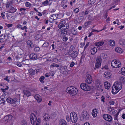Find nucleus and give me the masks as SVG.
Listing matches in <instances>:
<instances>
[{
    "instance_id": "nucleus-1",
    "label": "nucleus",
    "mask_w": 125,
    "mask_h": 125,
    "mask_svg": "<svg viewBox=\"0 0 125 125\" xmlns=\"http://www.w3.org/2000/svg\"><path fill=\"white\" fill-rule=\"evenodd\" d=\"M66 91L72 96L75 95L77 94L78 91L77 90L75 87L72 86L68 87Z\"/></svg>"
},
{
    "instance_id": "nucleus-2",
    "label": "nucleus",
    "mask_w": 125,
    "mask_h": 125,
    "mask_svg": "<svg viewBox=\"0 0 125 125\" xmlns=\"http://www.w3.org/2000/svg\"><path fill=\"white\" fill-rule=\"evenodd\" d=\"M102 62V60L100 57H97L95 61L94 70H96L98 69L101 66Z\"/></svg>"
},
{
    "instance_id": "nucleus-3",
    "label": "nucleus",
    "mask_w": 125,
    "mask_h": 125,
    "mask_svg": "<svg viewBox=\"0 0 125 125\" xmlns=\"http://www.w3.org/2000/svg\"><path fill=\"white\" fill-rule=\"evenodd\" d=\"M70 117L71 120L73 123H76L78 120L77 114L74 112H72L70 114Z\"/></svg>"
},
{
    "instance_id": "nucleus-4",
    "label": "nucleus",
    "mask_w": 125,
    "mask_h": 125,
    "mask_svg": "<svg viewBox=\"0 0 125 125\" xmlns=\"http://www.w3.org/2000/svg\"><path fill=\"white\" fill-rule=\"evenodd\" d=\"M68 54L69 56L71 57L72 59L74 60L77 56L78 52L76 51H72L71 52H69Z\"/></svg>"
},
{
    "instance_id": "nucleus-5",
    "label": "nucleus",
    "mask_w": 125,
    "mask_h": 125,
    "mask_svg": "<svg viewBox=\"0 0 125 125\" xmlns=\"http://www.w3.org/2000/svg\"><path fill=\"white\" fill-rule=\"evenodd\" d=\"M82 114L83 118L82 119L83 120L85 121L89 120L90 116L87 111H83L82 112Z\"/></svg>"
},
{
    "instance_id": "nucleus-6",
    "label": "nucleus",
    "mask_w": 125,
    "mask_h": 125,
    "mask_svg": "<svg viewBox=\"0 0 125 125\" xmlns=\"http://www.w3.org/2000/svg\"><path fill=\"white\" fill-rule=\"evenodd\" d=\"M80 86L81 89L86 91H89L91 89L90 87L85 83H82L81 84Z\"/></svg>"
},
{
    "instance_id": "nucleus-7",
    "label": "nucleus",
    "mask_w": 125,
    "mask_h": 125,
    "mask_svg": "<svg viewBox=\"0 0 125 125\" xmlns=\"http://www.w3.org/2000/svg\"><path fill=\"white\" fill-rule=\"evenodd\" d=\"M112 66L113 68H118L120 66L121 63L120 62H117L116 60H114L112 61L111 63Z\"/></svg>"
},
{
    "instance_id": "nucleus-8",
    "label": "nucleus",
    "mask_w": 125,
    "mask_h": 125,
    "mask_svg": "<svg viewBox=\"0 0 125 125\" xmlns=\"http://www.w3.org/2000/svg\"><path fill=\"white\" fill-rule=\"evenodd\" d=\"M30 118L31 123L34 125L37 121V117L33 113H31L30 115Z\"/></svg>"
},
{
    "instance_id": "nucleus-9",
    "label": "nucleus",
    "mask_w": 125,
    "mask_h": 125,
    "mask_svg": "<svg viewBox=\"0 0 125 125\" xmlns=\"http://www.w3.org/2000/svg\"><path fill=\"white\" fill-rule=\"evenodd\" d=\"M58 27L60 29L63 27L64 28V29H67L69 28V24L68 23L65 24L64 21H62L58 25Z\"/></svg>"
},
{
    "instance_id": "nucleus-10",
    "label": "nucleus",
    "mask_w": 125,
    "mask_h": 125,
    "mask_svg": "<svg viewBox=\"0 0 125 125\" xmlns=\"http://www.w3.org/2000/svg\"><path fill=\"white\" fill-rule=\"evenodd\" d=\"M103 117L105 120L109 122H111L112 120V117L109 115L104 114L103 115Z\"/></svg>"
},
{
    "instance_id": "nucleus-11",
    "label": "nucleus",
    "mask_w": 125,
    "mask_h": 125,
    "mask_svg": "<svg viewBox=\"0 0 125 125\" xmlns=\"http://www.w3.org/2000/svg\"><path fill=\"white\" fill-rule=\"evenodd\" d=\"M92 77L90 74H88L86 76L85 82L87 83L90 84L92 82Z\"/></svg>"
},
{
    "instance_id": "nucleus-12",
    "label": "nucleus",
    "mask_w": 125,
    "mask_h": 125,
    "mask_svg": "<svg viewBox=\"0 0 125 125\" xmlns=\"http://www.w3.org/2000/svg\"><path fill=\"white\" fill-rule=\"evenodd\" d=\"M95 84L98 89H100L102 88V84L101 83L100 81L98 80L96 81Z\"/></svg>"
},
{
    "instance_id": "nucleus-13",
    "label": "nucleus",
    "mask_w": 125,
    "mask_h": 125,
    "mask_svg": "<svg viewBox=\"0 0 125 125\" xmlns=\"http://www.w3.org/2000/svg\"><path fill=\"white\" fill-rule=\"evenodd\" d=\"M16 10L17 9H16L15 8L11 6L7 12L11 13H13L16 12Z\"/></svg>"
},
{
    "instance_id": "nucleus-14",
    "label": "nucleus",
    "mask_w": 125,
    "mask_h": 125,
    "mask_svg": "<svg viewBox=\"0 0 125 125\" xmlns=\"http://www.w3.org/2000/svg\"><path fill=\"white\" fill-rule=\"evenodd\" d=\"M13 116L11 115H6L4 118V119H5V121L6 122H7L12 119V117Z\"/></svg>"
},
{
    "instance_id": "nucleus-15",
    "label": "nucleus",
    "mask_w": 125,
    "mask_h": 125,
    "mask_svg": "<svg viewBox=\"0 0 125 125\" xmlns=\"http://www.w3.org/2000/svg\"><path fill=\"white\" fill-rule=\"evenodd\" d=\"M118 89H117V88H116L115 86L114 87L113 86L112 91V94H116L119 91L120 89L119 88Z\"/></svg>"
},
{
    "instance_id": "nucleus-16",
    "label": "nucleus",
    "mask_w": 125,
    "mask_h": 125,
    "mask_svg": "<svg viewBox=\"0 0 125 125\" xmlns=\"http://www.w3.org/2000/svg\"><path fill=\"white\" fill-rule=\"evenodd\" d=\"M30 58L32 60H35L37 58V56L36 54L34 53H32L30 54L29 55Z\"/></svg>"
},
{
    "instance_id": "nucleus-17",
    "label": "nucleus",
    "mask_w": 125,
    "mask_h": 125,
    "mask_svg": "<svg viewBox=\"0 0 125 125\" xmlns=\"http://www.w3.org/2000/svg\"><path fill=\"white\" fill-rule=\"evenodd\" d=\"M104 76L105 78L107 79H109L111 77V74L109 72H105L104 73Z\"/></svg>"
},
{
    "instance_id": "nucleus-18",
    "label": "nucleus",
    "mask_w": 125,
    "mask_h": 125,
    "mask_svg": "<svg viewBox=\"0 0 125 125\" xmlns=\"http://www.w3.org/2000/svg\"><path fill=\"white\" fill-rule=\"evenodd\" d=\"M60 125H68L66 122L63 119H60L59 121Z\"/></svg>"
},
{
    "instance_id": "nucleus-19",
    "label": "nucleus",
    "mask_w": 125,
    "mask_h": 125,
    "mask_svg": "<svg viewBox=\"0 0 125 125\" xmlns=\"http://www.w3.org/2000/svg\"><path fill=\"white\" fill-rule=\"evenodd\" d=\"M66 29L62 28L61 31V35H62L63 36L66 35L67 33V31L66 30Z\"/></svg>"
},
{
    "instance_id": "nucleus-20",
    "label": "nucleus",
    "mask_w": 125,
    "mask_h": 125,
    "mask_svg": "<svg viewBox=\"0 0 125 125\" xmlns=\"http://www.w3.org/2000/svg\"><path fill=\"white\" fill-rule=\"evenodd\" d=\"M23 93L24 95L28 97L30 96L31 95L30 92L28 90H24L23 91Z\"/></svg>"
},
{
    "instance_id": "nucleus-21",
    "label": "nucleus",
    "mask_w": 125,
    "mask_h": 125,
    "mask_svg": "<svg viewBox=\"0 0 125 125\" xmlns=\"http://www.w3.org/2000/svg\"><path fill=\"white\" fill-rule=\"evenodd\" d=\"M108 43L109 45L111 46H113L115 45V41L113 40H109Z\"/></svg>"
},
{
    "instance_id": "nucleus-22",
    "label": "nucleus",
    "mask_w": 125,
    "mask_h": 125,
    "mask_svg": "<svg viewBox=\"0 0 125 125\" xmlns=\"http://www.w3.org/2000/svg\"><path fill=\"white\" fill-rule=\"evenodd\" d=\"M119 81L120 83H121L124 84L125 83V78L123 76H121L119 78Z\"/></svg>"
},
{
    "instance_id": "nucleus-23",
    "label": "nucleus",
    "mask_w": 125,
    "mask_h": 125,
    "mask_svg": "<svg viewBox=\"0 0 125 125\" xmlns=\"http://www.w3.org/2000/svg\"><path fill=\"white\" fill-rule=\"evenodd\" d=\"M51 15V16L52 18L50 17V18L51 19H52L53 21L56 20L58 18V15L56 14H53Z\"/></svg>"
},
{
    "instance_id": "nucleus-24",
    "label": "nucleus",
    "mask_w": 125,
    "mask_h": 125,
    "mask_svg": "<svg viewBox=\"0 0 125 125\" xmlns=\"http://www.w3.org/2000/svg\"><path fill=\"white\" fill-rule=\"evenodd\" d=\"M89 12V11L87 10H85V11H82L80 13L79 15L83 16H85Z\"/></svg>"
},
{
    "instance_id": "nucleus-25",
    "label": "nucleus",
    "mask_w": 125,
    "mask_h": 125,
    "mask_svg": "<svg viewBox=\"0 0 125 125\" xmlns=\"http://www.w3.org/2000/svg\"><path fill=\"white\" fill-rule=\"evenodd\" d=\"M97 111L96 109H94L93 110L92 114L93 116L95 117L96 116L97 114Z\"/></svg>"
},
{
    "instance_id": "nucleus-26",
    "label": "nucleus",
    "mask_w": 125,
    "mask_h": 125,
    "mask_svg": "<svg viewBox=\"0 0 125 125\" xmlns=\"http://www.w3.org/2000/svg\"><path fill=\"white\" fill-rule=\"evenodd\" d=\"M49 43L46 42H45L42 46V47L43 48H47L48 47Z\"/></svg>"
},
{
    "instance_id": "nucleus-27",
    "label": "nucleus",
    "mask_w": 125,
    "mask_h": 125,
    "mask_svg": "<svg viewBox=\"0 0 125 125\" xmlns=\"http://www.w3.org/2000/svg\"><path fill=\"white\" fill-rule=\"evenodd\" d=\"M91 23V22L90 21H88L84 23L83 27V28H85L87 27L88 25H90Z\"/></svg>"
},
{
    "instance_id": "nucleus-28",
    "label": "nucleus",
    "mask_w": 125,
    "mask_h": 125,
    "mask_svg": "<svg viewBox=\"0 0 125 125\" xmlns=\"http://www.w3.org/2000/svg\"><path fill=\"white\" fill-rule=\"evenodd\" d=\"M35 97L38 102H40L41 101V97L39 95H36L35 96Z\"/></svg>"
},
{
    "instance_id": "nucleus-29",
    "label": "nucleus",
    "mask_w": 125,
    "mask_h": 125,
    "mask_svg": "<svg viewBox=\"0 0 125 125\" xmlns=\"http://www.w3.org/2000/svg\"><path fill=\"white\" fill-rule=\"evenodd\" d=\"M115 51L117 52L121 53L123 51L122 49L119 47H117L115 49Z\"/></svg>"
},
{
    "instance_id": "nucleus-30",
    "label": "nucleus",
    "mask_w": 125,
    "mask_h": 125,
    "mask_svg": "<svg viewBox=\"0 0 125 125\" xmlns=\"http://www.w3.org/2000/svg\"><path fill=\"white\" fill-rule=\"evenodd\" d=\"M104 83V86L105 88L107 89H109L110 86V84L109 83L108 84V82H105Z\"/></svg>"
},
{
    "instance_id": "nucleus-31",
    "label": "nucleus",
    "mask_w": 125,
    "mask_h": 125,
    "mask_svg": "<svg viewBox=\"0 0 125 125\" xmlns=\"http://www.w3.org/2000/svg\"><path fill=\"white\" fill-rule=\"evenodd\" d=\"M27 43L29 46L30 47H32L33 43L30 40H28L27 41Z\"/></svg>"
},
{
    "instance_id": "nucleus-32",
    "label": "nucleus",
    "mask_w": 125,
    "mask_h": 125,
    "mask_svg": "<svg viewBox=\"0 0 125 125\" xmlns=\"http://www.w3.org/2000/svg\"><path fill=\"white\" fill-rule=\"evenodd\" d=\"M104 43V42H95V45L99 46H102Z\"/></svg>"
},
{
    "instance_id": "nucleus-33",
    "label": "nucleus",
    "mask_w": 125,
    "mask_h": 125,
    "mask_svg": "<svg viewBox=\"0 0 125 125\" xmlns=\"http://www.w3.org/2000/svg\"><path fill=\"white\" fill-rule=\"evenodd\" d=\"M29 73L31 74L35 75V70H33L31 69H30L28 70Z\"/></svg>"
},
{
    "instance_id": "nucleus-34",
    "label": "nucleus",
    "mask_w": 125,
    "mask_h": 125,
    "mask_svg": "<svg viewBox=\"0 0 125 125\" xmlns=\"http://www.w3.org/2000/svg\"><path fill=\"white\" fill-rule=\"evenodd\" d=\"M107 56V55L106 54L104 53H102L101 54L100 56L99 57H100L101 59V58H102L105 60L106 59Z\"/></svg>"
},
{
    "instance_id": "nucleus-35",
    "label": "nucleus",
    "mask_w": 125,
    "mask_h": 125,
    "mask_svg": "<svg viewBox=\"0 0 125 125\" xmlns=\"http://www.w3.org/2000/svg\"><path fill=\"white\" fill-rule=\"evenodd\" d=\"M17 100L16 98L12 99L10 98V103L11 104H14L16 102Z\"/></svg>"
},
{
    "instance_id": "nucleus-36",
    "label": "nucleus",
    "mask_w": 125,
    "mask_h": 125,
    "mask_svg": "<svg viewBox=\"0 0 125 125\" xmlns=\"http://www.w3.org/2000/svg\"><path fill=\"white\" fill-rule=\"evenodd\" d=\"M119 42L121 45H123L125 44V40L123 39L119 40Z\"/></svg>"
},
{
    "instance_id": "nucleus-37",
    "label": "nucleus",
    "mask_w": 125,
    "mask_h": 125,
    "mask_svg": "<svg viewBox=\"0 0 125 125\" xmlns=\"http://www.w3.org/2000/svg\"><path fill=\"white\" fill-rule=\"evenodd\" d=\"M20 11L21 12V13L22 14H24V12L26 10V9L24 8H21L19 9Z\"/></svg>"
},
{
    "instance_id": "nucleus-38",
    "label": "nucleus",
    "mask_w": 125,
    "mask_h": 125,
    "mask_svg": "<svg viewBox=\"0 0 125 125\" xmlns=\"http://www.w3.org/2000/svg\"><path fill=\"white\" fill-rule=\"evenodd\" d=\"M4 95H2V98L1 100V103H3V104H4V103L5 102V100H6V98L4 96Z\"/></svg>"
},
{
    "instance_id": "nucleus-39",
    "label": "nucleus",
    "mask_w": 125,
    "mask_h": 125,
    "mask_svg": "<svg viewBox=\"0 0 125 125\" xmlns=\"http://www.w3.org/2000/svg\"><path fill=\"white\" fill-rule=\"evenodd\" d=\"M50 1V0L49 1L48 0H46L44 2H42V5L44 6L47 5L48 4V3Z\"/></svg>"
},
{
    "instance_id": "nucleus-40",
    "label": "nucleus",
    "mask_w": 125,
    "mask_h": 125,
    "mask_svg": "<svg viewBox=\"0 0 125 125\" xmlns=\"http://www.w3.org/2000/svg\"><path fill=\"white\" fill-rule=\"evenodd\" d=\"M45 78V77L43 76H41L39 79L40 81L42 83H43L44 82L43 80Z\"/></svg>"
},
{
    "instance_id": "nucleus-41",
    "label": "nucleus",
    "mask_w": 125,
    "mask_h": 125,
    "mask_svg": "<svg viewBox=\"0 0 125 125\" xmlns=\"http://www.w3.org/2000/svg\"><path fill=\"white\" fill-rule=\"evenodd\" d=\"M83 18L84 17L83 16L80 15V16L78 18V20H79V21L80 22L83 20Z\"/></svg>"
},
{
    "instance_id": "nucleus-42",
    "label": "nucleus",
    "mask_w": 125,
    "mask_h": 125,
    "mask_svg": "<svg viewBox=\"0 0 125 125\" xmlns=\"http://www.w3.org/2000/svg\"><path fill=\"white\" fill-rule=\"evenodd\" d=\"M40 50V49L39 47H36L34 48V50L35 51V52H39Z\"/></svg>"
},
{
    "instance_id": "nucleus-43",
    "label": "nucleus",
    "mask_w": 125,
    "mask_h": 125,
    "mask_svg": "<svg viewBox=\"0 0 125 125\" xmlns=\"http://www.w3.org/2000/svg\"><path fill=\"white\" fill-rule=\"evenodd\" d=\"M121 73L122 74L125 75L124 73L125 72V68H123L121 69Z\"/></svg>"
},
{
    "instance_id": "nucleus-44",
    "label": "nucleus",
    "mask_w": 125,
    "mask_h": 125,
    "mask_svg": "<svg viewBox=\"0 0 125 125\" xmlns=\"http://www.w3.org/2000/svg\"><path fill=\"white\" fill-rule=\"evenodd\" d=\"M115 86L116 88H117V89H119L118 88H119V90H121L122 88V86L121 85H119V84H117V85L116 86Z\"/></svg>"
},
{
    "instance_id": "nucleus-45",
    "label": "nucleus",
    "mask_w": 125,
    "mask_h": 125,
    "mask_svg": "<svg viewBox=\"0 0 125 125\" xmlns=\"http://www.w3.org/2000/svg\"><path fill=\"white\" fill-rule=\"evenodd\" d=\"M71 33L73 35H76L77 34V32L75 30H72L71 31Z\"/></svg>"
},
{
    "instance_id": "nucleus-46",
    "label": "nucleus",
    "mask_w": 125,
    "mask_h": 125,
    "mask_svg": "<svg viewBox=\"0 0 125 125\" xmlns=\"http://www.w3.org/2000/svg\"><path fill=\"white\" fill-rule=\"evenodd\" d=\"M97 51V49L96 47H94L92 49V51L94 52V54H95Z\"/></svg>"
},
{
    "instance_id": "nucleus-47",
    "label": "nucleus",
    "mask_w": 125,
    "mask_h": 125,
    "mask_svg": "<svg viewBox=\"0 0 125 125\" xmlns=\"http://www.w3.org/2000/svg\"><path fill=\"white\" fill-rule=\"evenodd\" d=\"M62 39L64 42H65L68 40V38L64 35Z\"/></svg>"
},
{
    "instance_id": "nucleus-48",
    "label": "nucleus",
    "mask_w": 125,
    "mask_h": 125,
    "mask_svg": "<svg viewBox=\"0 0 125 125\" xmlns=\"http://www.w3.org/2000/svg\"><path fill=\"white\" fill-rule=\"evenodd\" d=\"M48 75L49 76H53L54 75V72H50L49 73H48Z\"/></svg>"
},
{
    "instance_id": "nucleus-49",
    "label": "nucleus",
    "mask_w": 125,
    "mask_h": 125,
    "mask_svg": "<svg viewBox=\"0 0 125 125\" xmlns=\"http://www.w3.org/2000/svg\"><path fill=\"white\" fill-rule=\"evenodd\" d=\"M66 118L67 121L69 122L70 121H71L70 119V118L69 117L68 115H67L66 116Z\"/></svg>"
},
{
    "instance_id": "nucleus-50",
    "label": "nucleus",
    "mask_w": 125,
    "mask_h": 125,
    "mask_svg": "<svg viewBox=\"0 0 125 125\" xmlns=\"http://www.w3.org/2000/svg\"><path fill=\"white\" fill-rule=\"evenodd\" d=\"M95 2V0H90L89 1V3H90L91 5L94 4Z\"/></svg>"
},
{
    "instance_id": "nucleus-51",
    "label": "nucleus",
    "mask_w": 125,
    "mask_h": 125,
    "mask_svg": "<svg viewBox=\"0 0 125 125\" xmlns=\"http://www.w3.org/2000/svg\"><path fill=\"white\" fill-rule=\"evenodd\" d=\"M113 108H112V110H111L110 114L111 115L115 114L116 112L115 111H113Z\"/></svg>"
},
{
    "instance_id": "nucleus-52",
    "label": "nucleus",
    "mask_w": 125,
    "mask_h": 125,
    "mask_svg": "<svg viewBox=\"0 0 125 125\" xmlns=\"http://www.w3.org/2000/svg\"><path fill=\"white\" fill-rule=\"evenodd\" d=\"M25 5L26 7H29L31 5V4L29 2H27L25 4Z\"/></svg>"
},
{
    "instance_id": "nucleus-53",
    "label": "nucleus",
    "mask_w": 125,
    "mask_h": 125,
    "mask_svg": "<svg viewBox=\"0 0 125 125\" xmlns=\"http://www.w3.org/2000/svg\"><path fill=\"white\" fill-rule=\"evenodd\" d=\"M115 102L113 101H110L109 102V104L110 105H114Z\"/></svg>"
},
{
    "instance_id": "nucleus-54",
    "label": "nucleus",
    "mask_w": 125,
    "mask_h": 125,
    "mask_svg": "<svg viewBox=\"0 0 125 125\" xmlns=\"http://www.w3.org/2000/svg\"><path fill=\"white\" fill-rule=\"evenodd\" d=\"M108 65H106L104 66L103 68H102V70L104 69H108Z\"/></svg>"
},
{
    "instance_id": "nucleus-55",
    "label": "nucleus",
    "mask_w": 125,
    "mask_h": 125,
    "mask_svg": "<svg viewBox=\"0 0 125 125\" xmlns=\"http://www.w3.org/2000/svg\"><path fill=\"white\" fill-rule=\"evenodd\" d=\"M75 64V63L73 62H72L70 64V66L71 67H73Z\"/></svg>"
},
{
    "instance_id": "nucleus-56",
    "label": "nucleus",
    "mask_w": 125,
    "mask_h": 125,
    "mask_svg": "<svg viewBox=\"0 0 125 125\" xmlns=\"http://www.w3.org/2000/svg\"><path fill=\"white\" fill-rule=\"evenodd\" d=\"M10 97H8L7 98H6V100L8 103H10Z\"/></svg>"
},
{
    "instance_id": "nucleus-57",
    "label": "nucleus",
    "mask_w": 125,
    "mask_h": 125,
    "mask_svg": "<svg viewBox=\"0 0 125 125\" xmlns=\"http://www.w3.org/2000/svg\"><path fill=\"white\" fill-rule=\"evenodd\" d=\"M44 118H43V120H45V121H47L49 119V118H48V117H46L43 116Z\"/></svg>"
},
{
    "instance_id": "nucleus-58",
    "label": "nucleus",
    "mask_w": 125,
    "mask_h": 125,
    "mask_svg": "<svg viewBox=\"0 0 125 125\" xmlns=\"http://www.w3.org/2000/svg\"><path fill=\"white\" fill-rule=\"evenodd\" d=\"M74 11V12H76V13H78L79 11V10L77 8L75 9Z\"/></svg>"
},
{
    "instance_id": "nucleus-59",
    "label": "nucleus",
    "mask_w": 125,
    "mask_h": 125,
    "mask_svg": "<svg viewBox=\"0 0 125 125\" xmlns=\"http://www.w3.org/2000/svg\"><path fill=\"white\" fill-rule=\"evenodd\" d=\"M105 98L103 96H102L101 97V101H102L103 102H104L105 101L104 100Z\"/></svg>"
},
{
    "instance_id": "nucleus-60",
    "label": "nucleus",
    "mask_w": 125,
    "mask_h": 125,
    "mask_svg": "<svg viewBox=\"0 0 125 125\" xmlns=\"http://www.w3.org/2000/svg\"><path fill=\"white\" fill-rule=\"evenodd\" d=\"M4 13L5 12H4V13L2 12L1 13V16L3 19H4L5 18V15L4 14H3V13Z\"/></svg>"
},
{
    "instance_id": "nucleus-61",
    "label": "nucleus",
    "mask_w": 125,
    "mask_h": 125,
    "mask_svg": "<svg viewBox=\"0 0 125 125\" xmlns=\"http://www.w3.org/2000/svg\"><path fill=\"white\" fill-rule=\"evenodd\" d=\"M89 42H87L86 44V45L84 47V50H85V49L87 47H88V46L89 45Z\"/></svg>"
},
{
    "instance_id": "nucleus-62",
    "label": "nucleus",
    "mask_w": 125,
    "mask_h": 125,
    "mask_svg": "<svg viewBox=\"0 0 125 125\" xmlns=\"http://www.w3.org/2000/svg\"><path fill=\"white\" fill-rule=\"evenodd\" d=\"M40 70L39 69H35V73H38L39 72Z\"/></svg>"
},
{
    "instance_id": "nucleus-63",
    "label": "nucleus",
    "mask_w": 125,
    "mask_h": 125,
    "mask_svg": "<svg viewBox=\"0 0 125 125\" xmlns=\"http://www.w3.org/2000/svg\"><path fill=\"white\" fill-rule=\"evenodd\" d=\"M10 4L9 2H8L7 4L6 5V8H8L10 6Z\"/></svg>"
},
{
    "instance_id": "nucleus-64",
    "label": "nucleus",
    "mask_w": 125,
    "mask_h": 125,
    "mask_svg": "<svg viewBox=\"0 0 125 125\" xmlns=\"http://www.w3.org/2000/svg\"><path fill=\"white\" fill-rule=\"evenodd\" d=\"M122 118L123 119H125V114L124 113H123L122 115Z\"/></svg>"
}]
</instances>
